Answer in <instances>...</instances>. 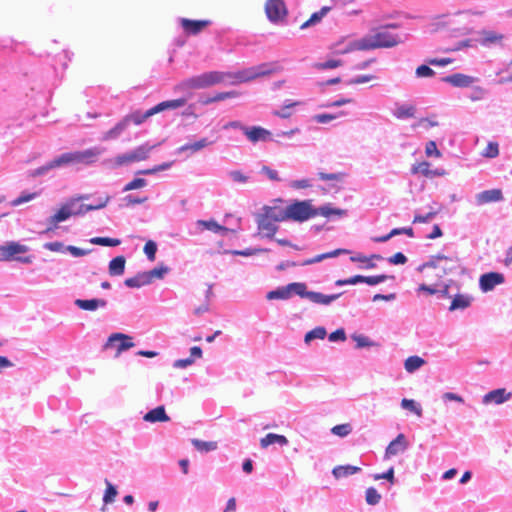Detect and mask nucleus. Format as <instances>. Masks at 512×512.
I'll list each match as a JSON object with an SVG mask.
<instances>
[{
    "instance_id": "f257e3e1",
    "label": "nucleus",
    "mask_w": 512,
    "mask_h": 512,
    "mask_svg": "<svg viewBox=\"0 0 512 512\" xmlns=\"http://www.w3.org/2000/svg\"><path fill=\"white\" fill-rule=\"evenodd\" d=\"M461 268V260L458 256H446L443 254H437L430 257L428 262L423 263L419 266L420 272L427 271L426 277L429 279L436 278L433 283L437 286L444 275L453 273L454 271Z\"/></svg>"
},
{
    "instance_id": "f03ea898",
    "label": "nucleus",
    "mask_w": 512,
    "mask_h": 512,
    "mask_svg": "<svg viewBox=\"0 0 512 512\" xmlns=\"http://www.w3.org/2000/svg\"><path fill=\"white\" fill-rule=\"evenodd\" d=\"M231 79L232 73L230 72L210 71L179 82L175 89L190 93L192 90L205 89Z\"/></svg>"
},
{
    "instance_id": "7ed1b4c3",
    "label": "nucleus",
    "mask_w": 512,
    "mask_h": 512,
    "mask_svg": "<svg viewBox=\"0 0 512 512\" xmlns=\"http://www.w3.org/2000/svg\"><path fill=\"white\" fill-rule=\"evenodd\" d=\"M87 198V195H81L69 199L64 205L61 206V208L57 211L56 214L50 217V223L53 224L54 227H56L57 223L65 221L71 216L83 215L89 211L102 209L107 205L109 201V197H105L103 200H100L95 205H79V210H74V207L76 206L77 202H80L81 200H85Z\"/></svg>"
},
{
    "instance_id": "20e7f679",
    "label": "nucleus",
    "mask_w": 512,
    "mask_h": 512,
    "mask_svg": "<svg viewBox=\"0 0 512 512\" xmlns=\"http://www.w3.org/2000/svg\"><path fill=\"white\" fill-rule=\"evenodd\" d=\"M389 28H397L396 24H388L372 30V34L363 37L367 50L379 48H392L401 43L399 35L388 31Z\"/></svg>"
},
{
    "instance_id": "39448f33",
    "label": "nucleus",
    "mask_w": 512,
    "mask_h": 512,
    "mask_svg": "<svg viewBox=\"0 0 512 512\" xmlns=\"http://www.w3.org/2000/svg\"><path fill=\"white\" fill-rule=\"evenodd\" d=\"M281 70V66L277 62L262 63L237 73H232V83H244L253 81L259 77L269 76Z\"/></svg>"
},
{
    "instance_id": "423d86ee",
    "label": "nucleus",
    "mask_w": 512,
    "mask_h": 512,
    "mask_svg": "<svg viewBox=\"0 0 512 512\" xmlns=\"http://www.w3.org/2000/svg\"><path fill=\"white\" fill-rule=\"evenodd\" d=\"M154 146H149L148 144H144L138 146L133 151L128 152L123 155H119L113 159H109L106 161L107 165L111 168H118L124 165H128L133 162L144 161L149 157V154Z\"/></svg>"
},
{
    "instance_id": "0eeeda50",
    "label": "nucleus",
    "mask_w": 512,
    "mask_h": 512,
    "mask_svg": "<svg viewBox=\"0 0 512 512\" xmlns=\"http://www.w3.org/2000/svg\"><path fill=\"white\" fill-rule=\"evenodd\" d=\"M287 214L288 220L304 222L316 217V208L313 207L311 200L294 201L287 206Z\"/></svg>"
},
{
    "instance_id": "6e6552de",
    "label": "nucleus",
    "mask_w": 512,
    "mask_h": 512,
    "mask_svg": "<svg viewBox=\"0 0 512 512\" xmlns=\"http://www.w3.org/2000/svg\"><path fill=\"white\" fill-rule=\"evenodd\" d=\"M27 247L17 242H8L0 246V260L12 261L17 260L24 263L31 262V257H21L20 254L27 252Z\"/></svg>"
},
{
    "instance_id": "1a4fd4ad",
    "label": "nucleus",
    "mask_w": 512,
    "mask_h": 512,
    "mask_svg": "<svg viewBox=\"0 0 512 512\" xmlns=\"http://www.w3.org/2000/svg\"><path fill=\"white\" fill-rule=\"evenodd\" d=\"M265 12L268 19L273 23L283 21L287 16V8L283 0H267Z\"/></svg>"
},
{
    "instance_id": "9d476101",
    "label": "nucleus",
    "mask_w": 512,
    "mask_h": 512,
    "mask_svg": "<svg viewBox=\"0 0 512 512\" xmlns=\"http://www.w3.org/2000/svg\"><path fill=\"white\" fill-rule=\"evenodd\" d=\"M331 49L333 50V53L336 55H344L353 51H367L365 40H363V37L359 40H353L346 42L345 38H342L341 40L335 42Z\"/></svg>"
},
{
    "instance_id": "9b49d317",
    "label": "nucleus",
    "mask_w": 512,
    "mask_h": 512,
    "mask_svg": "<svg viewBox=\"0 0 512 512\" xmlns=\"http://www.w3.org/2000/svg\"><path fill=\"white\" fill-rule=\"evenodd\" d=\"M114 342H118L116 356H119L123 351L134 347V343L132 342V338L130 336L123 333H114L109 336L107 342L104 345V348L108 349L114 344Z\"/></svg>"
},
{
    "instance_id": "f8f14e48",
    "label": "nucleus",
    "mask_w": 512,
    "mask_h": 512,
    "mask_svg": "<svg viewBox=\"0 0 512 512\" xmlns=\"http://www.w3.org/2000/svg\"><path fill=\"white\" fill-rule=\"evenodd\" d=\"M181 27L184 32L188 35H197L205 28H207L210 24V20H191L187 18H182L180 20Z\"/></svg>"
},
{
    "instance_id": "ddd939ff",
    "label": "nucleus",
    "mask_w": 512,
    "mask_h": 512,
    "mask_svg": "<svg viewBox=\"0 0 512 512\" xmlns=\"http://www.w3.org/2000/svg\"><path fill=\"white\" fill-rule=\"evenodd\" d=\"M258 230L264 237L273 238L278 230L275 221H272L267 215L262 212L257 218Z\"/></svg>"
},
{
    "instance_id": "4468645a",
    "label": "nucleus",
    "mask_w": 512,
    "mask_h": 512,
    "mask_svg": "<svg viewBox=\"0 0 512 512\" xmlns=\"http://www.w3.org/2000/svg\"><path fill=\"white\" fill-rule=\"evenodd\" d=\"M408 448V441L404 434H398L397 437L389 443L385 450V457L391 458L403 453Z\"/></svg>"
},
{
    "instance_id": "2eb2a0df",
    "label": "nucleus",
    "mask_w": 512,
    "mask_h": 512,
    "mask_svg": "<svg viewBox=\"0 0 512 512\" xmlns=\"http://www.w3.org/2000/svg\"><path fill=\"white\" fill-rule=\"evenodd\" d=\"M504 280H505V278H504L503 274L497 273V272H490V273L483 274L480 277L479 284H480V288L484 292H488V291H491L492 289H494V287L496 285L502 284L504 282Z\"/></svg>"
},
{
    "instance_id": "dca6fc26",
    "label": "nucleus",
    "mask_w": 512,
    "mask_h": 512,
    "mask_svg": "<svg viewBox=\"0 0 512 512\" xmlns=\"http://www.w3.org/2000/svg\"><path fill=\"white\" fill-rule=\"evenodd\" d=\"M241 130L252 143L266 141L271 136L270 131L260 126L241 127Z\"/></svg>"
},
{
    "instance_id": "f3484780",
    "label": "nucleus",
    "mask_w": 512,
    "mask_h": 512,
    "mask_svg": "<svg viewBox=\"0 0 512 512\" xmlns=\"http://www.w3.org/2000/svg\"><path fill=\"white\" fill-rule=\"evenodd\" d=\"M442 81L445 83H448L454 87L464 88V87L471 86L476 81V79L469 75H465L462 73H455V74L443 77Z\"/></svg>"
},
{
    "instance_id": "a211bd4d",
    "label": "nucleus",
    "mask_w": 512,
    "mask_h": 512,
    "mask_svg": "<svg viewBox=\"0 0 512 512\" xmlns=\"http://www.w3.org/2000/svg\"><path fill=\"white\" fill-rule=\"evenodd\" d=\"M143 420L150 423L168 422L170 417L166 414L164 406H158L143 416Z\"/></svg>"
},
{
    "instance_id": "6ab92c4d",
    "label": "nucleus",
    "mask_w": 512,
    "mask_h": 512,
    "mask_svg": "<svg viewBox=\"0 0 512 512\" xmlns=\"http://www.w3.org/2000/svg\"><path fill=\"white\" fill-rule=\"evenodd\" d=\"M511 397V393H507L506 389L499 388L490 391L483 397V402L485 404L487 403H495V404H501L505 401H507Z\"/></svg>"
},
{
    "instance_id": "aec40b11",
    "label": "nucleus",
    "mask_w": 512,
    "mask_h": 512,
    "mask_svg": "<svg viewBox=\"0 0 512 512\" xmlns=\"http://www.w3.org/2000/svg\"><path fill=\"white\" fill-rule=\"evenodd\" d=\"M186 102L187 100L185 98L163 101L152 107V111L155 115L165 110H175L183 107L186 104Z\"/></svg>"
},
{
    "instance_id": "412c9836",
    "label": "nucleus",
    "mask_w": 512,
    "mask_h": 512,
    "mask_svg": "<svg viewBox=\"0 0 512 512\" xmlns=\"http://www.w3.org/2000/svg\"><path fill=\"white\" fill-rule=\"evenodd\" d=\"M74 163L90 164L101 154L97 148L74 152Z\"/></svg>"
},
{
    "instance_id": "4be33fe9",
    "label": "nucleus",
    "mask_w": 512,
    "mask_h": 512,
    "mask_svg": "<svg viewBox=\"0 0 512 512\" xmlns=\"http://www.w3.org/2000/svg\"><path fill=\"white\" fill-rule=\"evenodd\" d=\"M476 199L479 204L498 202L503 199V194L500 189H491L479 193Z\"/></svg>"
},
{
    "instance_id": "5701e85b",
    "label": "nucleus",
    "mask_w": 512,
    "mask_h": 512,
    "mask_svg": "<svg viewBox=\"0 0 512 512\" xmlns=\"http://www.w3.org/2000/svg\"><path fill=\"white\" fill-rule=\"evenodd\" d=\"M202 357V349L199 346H193L190 349V357L178 359L173 363L174 368H186L195 362V359Z\"/></svg>"
},
{
    "instance_id": "b1692460",
    "label": "nucleus",
    "mask_w": 512,
    "mask_h": 512,
    "mask_svg": "<svg viewBox=\"0 0 512 512\" xmlns=\"http://www.w3.org/2000/svg\"><path fill=\"white\" fill-rule=\"evenodd\" d=\"M263 212L270 218L272 221L282 222L288 220L287 207H270L266 206L263 208Z\"/></svg>"
},
{
    "instance_id": "393cba45",
    "label": "nucleus",
    "mask_w": 512,
    "mask_h": 512,
    "mask_svg": "<svg viewBox=\"0 0 512 512\" xmlns=\"http://www.w3.org/2000/svg\"><path fill=\"white\" fill-rule=\"evenodd\" d=\"M106 304L104 299H77L75 301L77 307L86 311H94L98 308H103Z\"/></svg>"
},
{
    "instance_id": "a878e982",
    "label": "nucleus",
    "mask_w": 512,
    "mask_h": 512,
    "mask_svg": "<svg viewBox=\"0 0 512 512\" xmlns=\"http://www.w3.org/2000/svg\"><path fill=\"white\" fill-rule=\"evenodd\" d=\"M126 258L117 256L109 262L108 271L111 276H121L125 271Z\"/></svg>"
},
{
    "instance_id": "bb28decb",
    "label": "nucleus",
    "mask_w": 512,
    "mask_h": 512,
    "mask_svg": "<svg viewBox=\"0 0 512 512\" xmlns=\"http://www.w3.org/2000/svg\"><path fill=\"white\" fill-rule=\"evenodd\" d=\"M279 444L281 446L288 444V439L284 435L275 433H268L265 437L260 439V446L265 449L269 445Z\"/></svg>"
},
{
    "instance_id": "cd10ccee",
    "label": "nucleus",
    "mask_w": 512,
    "mask_h": 512,
    "mask_svg": "<svg viewBox=\"0 0 512 512\" xmlns=\"http://www.w3.org/2000/svg\"><path fill=\"white\" fill-rule=\"evenodd\" d=\"M153 115H154V113L152 111V108H150L145 113H141L139 111L130 113V114L126 115L123 119L126 120V123L128 126L130 123H133L135 125H140L145 120H147L149 117H151Z\"/></svg>"
},
{
    "instance_id": "c85d7f7f",
    "label": "nucleus",
    "mask_w": 512,
    "mask_h": 512,
    "mask_svg": "<svg viewBox=\"0 0 512 512\" xmlns=\"http://www.w3.org/2000/svg\"><path fill=\"white\" fill-rule=\"evenodd\" d=\"M124 283L129 288H140L142 286L150 284V281L147 272L145 271L138 273L134 277L127 278Z\"/></svg>"
},
{
    "instance_id": "c756f323",
    "label": "nucleus",
    "mask_w": 512,
    "mask_h": 512,
    "mask_svg": "<svg viewBox=\"0 0 512 512\" xmlns=\"http://www.w3.org/2000/svg\"><path fill=\"white\" fill-rule=\"evenodd\" d=\"M341 294L324 295L319 292L311 291L308 294V299L316 304L328 305L332 301L336 300Z\"/></svg>"
},
{
    "instance_id": "7c9ffc66",
    "label": "nucleus",
    "mask_w": 512,
    "mask_h": 512,
    "mask_svg": "<svg viewBox=\"0 0 512 512\" xmlns=\"http://www.w3.org/2000/svg\"><path fill=\"white\" fill-rule=\"evenodd\" d=\"M472 297L465 294H457L453 298L451 305L449 307L450 311L465 309L471 305Z\"/></svg>"
},
{
    "instance_id": "2f4dec72",
    "label": "nucleus",
    "mask_w": 512,
    "mask_h": 512,
    "mask_svg": "<svg viewBox=\"0 0 512 512\" xmlns=\"http://www.w3.org/2000/svg\"><path fill=\"white\" fill-rule=\"evenodd\" d=\"M331 10L330 7L324 6L319 11L313 13L310 18L305 21L301 26L300 29H306L310 26L316 25L319 23L323 17Z\"/></svg>"
},
{
    "instance_id": "473e14b6",
    "label": "nucleus",
    "mask_w": 512,
    "mask_h": 512,
    "mask_svg": "<svg viewBox=\"0 0 512 512\" xmlns=\"http://www.w3.org/2000/svg\"><path fill=\"white\" fill-rule=\"evenodd\" d=\"M504 36L494 31H483L480 37V43L482 45H492L501 43Z\"/></svg>"
},
{
    "instance_id": "72a5a7b5",
    "label": "nucleus",
    "mask_w": 512,
    "mask_h": 512,
    "mask_svg": "<svg viewBox=\"0 0 512 512\" xmlns=\"http://www.w3.org/2000/svg\"><path fill=\"white\" fill-rule=\"evenodd\" d=\"M321 215L326 218H329L331 216H338L342 217L346 215V210L340 209V208H333L329 204L321 206L319 208H316V216Z\"/></svg>"
},
{
    "instance_id": "f704fd0d",
    "label": "nucleus",
    "mask_w": 512,
    "mask_h": 512,
    "mask_svg": "<svg viewBox=\"0 0 512 512\" xmlns=\"http://www.w3.org/2000/svg\"><path fill=\"white\" fill-rule=\"evenodd\" d=\"M360 471V468L352 465H341L337 466L332 470V474L336 479L343 478L349 475H353Z\"/></svg>"
},
{
    "instance_id": "c9c22d12",
    "label": "nucleus",
    "mask_w": 512,
    "mask_h": 512,
    "mask_svg": "<svg viewBox=\"0 0 512 512\" xmlns=\"http://www.w3.org/2000/svg\"><path fill=\"white\" fill-rule=\"evenodd\" d=\"M416 113L414 105H400L394 111V116L398 119L413 118Z\"/></svg>"
},
{
    "instance_id": "e433bc0d",
    "label": "nucleus",
    "mask_w": 512,
    "mask_h": 512,
    "mask_svg": "<svg viewBox=\"0 0 512 512\" xmlns=\"http://www.w3.org/2000/svg\"><path fill=\"white\" fill-rule=\"evenodd\" d=\"M210 144H212V142L208 141L206 138H202L194 143L185 144V145L179 147L178 151L179 152L190 151L191 153H195Z\"/></svg>"
},
{
    "instance_id": "4c0bfd02",
    "label": "nucleus",
    "mask_w": 512,
    "mask_h": 512,
    "mask_svg": "<svg viewBox=\"0 0 512 512\" xmlns=\"http://www.w3.org/2000/svg\"><path fill=\"white\" fill-rule=\"evenodd\" d=\"M128 127L126 120L122 119L113 128L108 130L104 136V140H111L117 138Z\"/></svg>"
},
{
    "instance_id": "58836bf2",
    "label": "nucleus",
    "mask_w": 512,
    "mask_h": 512,
    "mask_svg": "<svg viewBox=\"0 0 512 512\" xmlns=\"http://www.w3.org/2000/svg\"><path fill=\"white\" fill-rule=\"evenodd\" d=\"M197 224L199 226H201L203 229H207V230H210V231H213L215 233H223V234H226L229 229L224 227V226H221L219 225L216 221L214 220H209V221H205V220H199L197 222Z\"/></svg>"
},
{
    "instance_id": "ea45409f",
    "label": "nucleus",
    "mask_w": 512,
    "mask_h": 512,
    "mask_svg": "<svg viewBox=\"0 0 512 512\" xmlns=\"http://www.w3.org/2000/svg\"><path fill=\"white\" fill-rule=\"evenodd\" d=\"M347 252L348 251L345 250V249H336L334 251H331V252H328V253H324V254H320V255L315 256L314 258L305 260L302 265H311V264L320 262V261H322V260H324L326 258L336 257V256H338L340 254H344V253H347Z\"/></svg>"
},
{
    "instance_id": "a19ab883",
    "label": "nucleus",
    "mask_w": 512,
    "mask_h": 512,
    "mask_svg": "<svg viewBox=\"0 0 512 512\" xmlns=\"http://www.w3.org/2000/svg\"><path fill=\"white\" fill-rule=\"evenodd\" d=\"M266 297H267L268 300H274V299L285 300V299H289L291 297L289 286L286 285V286L280 287V288H278L276 290L270 291V292H268Z\"/></svg>"
},
{
    "instance_id": "79ce46f5",
    "label": "nucleus",
    "mask_w": 512,
    "mask_h": 512,
    "mask_svg": "<svg viewBox=\"0 0 512 512\" xmlns=\"http://www.w3.org/2000/svg\"><path fill=\"white\" fill-rule=\"evenodd\" d=\"M425 364L424 359L419 356H410L405 360L404 366L407 372L412 373Z\"/></svg>"
},
{
    "instance_id": "37998d69",
    "label": "nucleus",
    "mask_w": 512,
    "mask_h": 512,
    "mask_svg": "<svg viewBox=\"0 0 512 512\" xmlns=\"http://www.w3.org/2000/svg\"><path fill=\"white\" fill-rule=\"evenodd\" d=\"M68 163H74V154L73 153L62 154L57 159H54L53 161H51L45 169L56 168L63 164H68Z\"/></svg>"
},
{
    "instance_id": "c03bdc74",
    "label": "nucleus",
    "mask_w": 512,
    "mask_h": 512,
    "mask_svg": "<svg viewBox=\"0 0 512 512\" xmlns=\"http://www.w3.org/2000/svg\"><path fill=\"white\" fill-rule=\"evenodd\" d=\"M193 446L200 452H209L217 449V442L214 441H201L192 439Z\"/></svg>"
},
{
    "instance_id": "a18cd8bd",
    "label": "nucleus",
    "mask_w": 512,
    "mask_h": 512,
    "mask_svg": "<svg viewBox=\"0 0 512 512\" xmlns=\"http://www.w3.org/2000/svg\"><path fill=\"white\" fill-rule=\"evenodd\" d=\"M327 335L326 329L324 327H316L309 332L306 333L304 341L305 343H310L314 339H324Z\"/></svg>"
},
{
    "instance_id": "49530a36",
    "label": "nucleus",
    "mask_w": 512,
    "mask_h": 512,
    "mask_svg": "<svg viewBox=\"0 0 512 512\" xmlns=\"http://www.w3.org/2000/svg\"><path fill=\"white\" fill-rule=\"evenodd\" d=\"M288 286H289L291 295L297 294L302 298H308V294L310 291H307V286L305 283L294 282V283L288 284Z\"/></svg>"
},
{
    "instance_id": "de8ad7c7",
    "label": "nucleus",
    "mask_w": 512,
    "mask_h": 512,
    "mask_svg": "<svg viewBox=\"0 0 512 512\" xmlns=\"http://www.w3.org/2000/svg\"><path fill=\"white\" fill-rule=\"evenodd\" d=\"M92 244L101 245V246H109L115 247L120 245L121 241L116 238L109 237H94L90 240Z\"/></svg>"
},
{
    "instance_id": "09e8293b",
    "label": "nucleus",
    "mask_w": 512,
    "mask_h": 512,
    "mask_svg": "<svg viewBox=\"0 0 512 512\" xmlns=\"http://www.w3.org/2000/svg\"><path fill=\"white\" fill-rule=\"evenodd\" d=\"M169 268L164 265H159L153 268L150 271H146L149 277L150 283L153 282L154 279H162L166 273H168Z\"/></svg>"
},
{
    "instance_id": "8fccbe9b",
    "label": "nucleus",
    "mask_w": 512,
    "mask_h": 512,
    "mask_svg": "<svg viewBox=\"0 0 512 512\" xmlns=\"http://www.w3.org/2000/svg\"><path fill=\"white\" fill-rule=\"evenodd\" d=\"M365 500L369 505H376L381 500V494L374 487H369L365 492Z\"/></svg>"
},
{
    "instance_id": "3c124183",
    "label": "nucleus",
    "mask_w": 512,
    "mask_h": 512,
    "mask_svg": "<svg viewBox=\"0 0 512 512\" xmlns=\"http://www.w3.org/2000/svg\"><path fill=\"white\" fill-rule=\"evenodd\" d=\"M401 406L404 409H407L413 413H415L418 417L422 415L421 407L412 399H402Z\"/></svg>"
},
{
    "instance_id": "603ef678",
    "label": "nucleus",
    "mask_w": 512,
    "mask_h": 512,
    "mask_svg": "<svg viewBox=\"0 0 512 512\" xmlns=\"http://www.w3.org/2000/svg\"><path fill=\"white\" fill-rule=\"evenodd\" d=\"M106 483V490L103 496V501L105 504L112 503L115 500V497L117 496V490L116 487L113 486L109 481H105Z\"/></svg>"
},
{
    "instance_id": "864d4df0",
    "label": "nucleus",
    "mask_w": 512,
    "mask_h": 512,
    "mask_svg": "<svg viewBox=\"0 0 512 512\" xmlns=\"http://www.w3.org/2000/svg\"><path fill=\"white\" fill-rule=\"evenodd\" d=\"M351 431H352V427L349 423L335 425L331 429V433L336 436H339V437H345V436L349 435L351 433Z\"/></svg>"
},
{
    "instance_id": "5fc2aeb1",
    "label": "nucleus",
    "mask_w": 512,
    "mask_h": 512,
    "mask_svg": "<svg viewBox=\"0 0 512 512\" xmlns=\"http://www.w3.org/2000/svg\"><path fill=\"white\" fill-rule=\"evenodd\" d=\"M239 95L236 91H228V92H219L216 93L212 98H209L205 101L206 104L212 102H218L229 98H235Z\"/></svg>"
},
{
    "instance_id": "6e6d98bb",
    "label": "nucleus",
    "mask_w": 512,
    "mask_h": 512,
    "mask_svg": "<svg viewBox=\"0 0 512 512\" xmlns=\"http://www.w3.org/2000/svg\"><path fill=\"white\" fill-rule=\"evenodd\" d=\"M430 164L426 161L413 165L411 172L412 174H423L424 176H431L432 172L429 169Z\"/></svg>"
},
{
    "instance_id": "4d7b16f0",
    "label": "nucleus",
    "mask_w": 512,
    "mask_h": 512,
    "mask_svg": "<svg viewBox=\"0 0 512 512\" xmlns=\"http://www.w3.org/2000/svg\"><path fill=\"white\" fill-rule=\"evenodd\" d=\"M143 250H144V253L146 254L147 258L150 261H154L155 260L156 252H157V244L154 241L148 240L145 243Z\"/></svg>"
},
{
    "instance_id": "13d9d810",
    "label": "nucleus",
    "mask_w": 512,
    "mask_h": 512,
    "mask_svg": "<svg viewBox=\"0 0 512 512\" xmlns=\"http://www.w3.org/2000/svg\"><path fill=\"white\" fill-rule=\"evenodd\" d=\"M499 154L498 143L489 142L486 148L484 149L482 155L486 158H495Z\"/></svg>"
},
{
    "instance_id": "bf43d9fd",
    "label": "nucleus",
    "mask_w": 512,
    "mask_h": 512,
    "mask_svg": "<svg viewBox=\"0 0 512 512\" xmlns=\"http://www.w3.org/2000/svg\"><path fill=\"white\" fill-rule=\"evenodd\" d=\"M146 184H147V181L145 179L135 178L125 185V187L123 188V191H131L134 189L143 188L144 186H146Z\"/></svg>"
},
{
    "instance_id": "052dcab7",
    "label": "nucleus",
    "mask_w": 512,
    "mask_h": 512,
    "mask_svg": "<svg viewBox=\"0 0 512 512\" xmlns=\"http://www.w3.org/2000/svg\"><path fill=\"white\" fill-rule=\"evenodd\" d=\"M39 194L34 192V193H22L19 197H17L16 199H14L12 201V205L13 206H18V205H21L23 203H26L28 201H31L33 199H35Z\"/></svg>"
},
{
    "instance_id": "680f3d73",
    "label": "nucleus",
    "mask_w": 512,
    "mask_h": 512,
    "mask_svg": "<svg viewBox=\"0 0 512 512\" xmlns=\"http://www.w3.org/2000/svg\"><path fill=\"white\" fill-rule=\"evenodd\" d=\"M318 176L321 180H324V181H341L344 178L345 174L344 173L319 172Z\"/></svg>"
},
{
    "instance_id": "e2e57ef3",
    "label": "nucleus",
    "mask_w": 512,
    "mask_h": 512,
    "mask_svg": "<svg viewBox=\"0 0 512 512\" xmlns=\"http://www.w3.org/2000/svg\"><path fill=\"white\" fill-rule=\"evenodd\" d=\"M388 278H393L392 276L387 275H376V276H364V283L368 285H377L381 282H384Z\"/></svg>"
},
{
    "instance_id": "0e129e2a",
    "label": "nucleus",
    "mask_w": 512,
    "mask_h": 512,
    "mask_svg": "<svg viewBox=\"0 0 512 512\" xmlns=\"http://www.w3.org/2000/svg\"><path fill=\"white\" fill-rule=\"evenodd\" d=\"M342 65L341 60L331 59L323 63L316 64V68L320 70L334 69Z\"/></svg>"
},
{
    "instance_id": "69168bd1",
    "label": "nucleus",
    "mask_w": 512,
    "mask_h": 512,
    "mask_svg": "<svg viewBox=\"0 0 512 512\" xmlns=\"http://www.w3.org/2000/svg\"><path fill=\"white\" fill-rule=\"evenodd\" d=\"M425 153L428 157L435 156L437 158L441 157V152L438 150L437 145L434 141H429L426 144Z\"/></svg>"
},
{
    "instance_id": "338daca9",
    "label": "nucleus",
    "mask_w": 512,
    "mask_h": 512,
    "mask_svg": "<svg viewBox=\"0 0 512 512\" xmlns=\"http://www.w3.org/2000/svg\"><path fill=\"white\" fill-rule=\"evenodd\" d=\"M415 73L417 77H432L435 74L434 70L427 65L418 66Z\"/></svg>"
},
{
    "instance_id": "774afa93",
    "label": "nucleus",
    "mask_w": 512,
    "mask_h": 512,
    "mask_svg": "<svg viewBox=\"0 0 512 512\" xmlns=\"http://www.w3.org/2000/svg\"><path fill=\"white\" fill-rule=\"evenodd\" d=\"M229 176L235 182L246 183L248 181V176H246L240 170L231 171Z\"/></svg>"
}]
</instances>
